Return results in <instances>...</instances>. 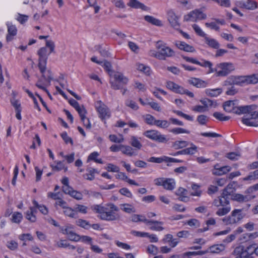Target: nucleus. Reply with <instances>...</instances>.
Listing matches in <instances>:
<instances>
[{
	"label": "nucleus",
	"instance_id": "nucleus-15",
	"mask_svg": "<svg viewBox=\"0 0 258 258\" xmlns=\"http://www.w3.org/2000/svg\"><path fill=\"white\" fill-rule=\"evenodd\" d=\"M39 69L42 74V78L45 82L43 84L46 86H49L50 85L51 81L53 80V75L51 71L50 70L46 71V65H45L44 68L42 69Z\"/></svg>",
	"mask_w": 258,
	"mask_h": 258
},
{
	"label": "nucleus",
	"instance_id": "nucleus-28",
	"mask_svg": "<svg viewBox=\"0 0 258 258\" xmlns=\"http://www.w3.org/2000/svg\"><path fill=\"white\" fill-rule=\"evenodd\" d=\"M144 19L145 21L152 25L157 26H162L163 25L162 22L160 20L157 19L153 16L148 15L145 16Z\"/></svg>",
	"mask_w": 258,
	"mask_h": 258
},
{
	"label": "nucleus",
	"instance_id": "nucleus-18",
	"mask_svg": "<svg viewBox=\"0 0 258 258\" xmlns=\"http://www.w3.org/2000/svg\"><path fill=\"white\" fill-rule=\"evenodd\" d=\"M125 147L121 148V152L129 156H135L137 155L139 150L140 149V146H124Z\"/></svg>",
	"mask_w": 258,
	"mask_h": 258
},
{
	"label": "nucleus",
	"instance_id": "nucleus-40",
	"mask_svg": "<svg viewBox=\"0 0 258 258\" xmlns=\"http://www.w3.org/2000/svg\"><path fill=\"white\" fill-rule=\"evenodd\" d=\"M88 208L87 207L83 205L79 204L76 205L74 207V210L77 214L78 213V212L84 214H86L88 212Z\"/></svg>",
	"mask_w": 258,
	"mask_h": 258
},
{
	"label": "nucleus",
	"instance_id": "nucleus-13",
	"mask_svg": "<svg viewBox=\"0 0 258 258\" xmlns=\"http://www.w3.org/2000/svg\"><path fill=\"white\" fill-rule=\"evenodd\" d=\"M149 161L154 163H160L162 162H166L167 163V166H170V163H179L181 162L182 161L180 160L176 159L173 158L168 157L167 156H163L161 157H152L150 158Z\"/></svg>",
	"mask_w": 258,
	"mask_h": 258
},
{
	"label": "nucleus",
	"instance_id": "nucleus-31",
	"mask_svg": "<svg viewBox=\"0 0 258 258\" xmlns=\"http://www.w3.org/2000/svg\"><path fill=\"white\" fill-rule=\"evenodd\" d=\"M222 92L221 88H217L214 89H206L205 93L208 96L215 97L219 96Z\"/></svg>",
	"mask_w": 258,
	"mask_h": 258
},
{
	"label": "nucleus",
	"instance_id": "nucleus-62",
	"mask_svg": "<svg viewBox=\"0 0 258 258\" xmlns=\"http://www.w3.org/2000/svg\"><path fill=\"white\" fill-rule=\"evenodd\" d=\"M109 139L111 141L117 143H120L123 141V138L121 136L117 137L114 135H110Z\"/></svg>",
	"mask_w": 258,
	"mask_h": 258
},
{
	"label": "nucleus",
	"instance_id": "nucleus-55",
	"mask_svg": "<svg viewBox=\"0 0 258 258\" xmlns=\"http://www.w3.org/2000/svg\"><path fill=\"white\" fill-rule=\"evenodd\" d=\"M158 248L153 244L149 245L147 247V252L153 255H156L158 253Z\"/></svg>",
	"mask_w": 258,
	"mask_h": 258
},
{
	"label": "nucleus",
	"instance_id": "nucleus-29",
	"mask_svg": "<svg viewBox=\"0 0 258 258\" xmlns=\"http://www.w3.org/2000/svg\"><path fill=\"white\" fill-rule=\"evenodd\" d=\"M118 173L116 175L117 179H121L122 180H126L130 184L139 186V184L136 182L134 180L128 178L127 176L123 172H118Z\"/></svg>",
	"mask_w": 258,
	"mask_h": 258
},
{
	"label": "nucleus",
	"instance_id": "nucleus-58",
	"mask_svg": "<svg viewBox=\"0 0 258 258\" xmlns=\"http://www.w3.org/2000/svg\"><path fill=\"white\" fill-rule=\"evenodd\" d=\"M208 120V117L205 115H200L197 117V121L200 124L205 125Z\"/></svg>",
	"mask_w": 258,
	"mask_h": 258
},
{
	"label": "nucleus",
	"instance_id": "nucleus-56",
	"mask_svg": "<svg viewBox=\"0 0 258 258\" xmlns=\"http://www.w3.org/2000/svg\"><path fill=\"white\" fill-rule=\"evenodd\" d=\"M71 192L70 196L74 199L78 200H81L83 199V195L80 192L73 189Z\"/></svg>",
	"mask_w": 258,
	"mask_h": 258
},
{
	"label": "nucleus",
	"instance_id": "nucleus-34",
	"mask_svg": "<svg viewBox=\"0 0 258 258\" xmlns=\"http://www.w3.org/2000/svg\"><path fill=\"white\" fill-rule=\"evenodd\" d=\"M235 190V188L233 187V184L229 183L227 186L224 188L222 191L223 195L224 196L226 195L231 196L232 197V195H234V192Z\"/></svg>",
	"mask_w": 258,
	"mask_h": 258
},
{
	"label": "nucleus",
	"instance_id": "nucleus-35",
	"mask_svg": "<svg viewBox=\"0 0 258 258\" xmlns=\"http://www.w3.org/2000/svg\"><path fill=\"white\" fill-rule=\"evenodd\" d=\"M63 214L70 218H77L78 216H77V213L75 212V211L74 209H72L70 207H67L63 210Z\"/></svg>",
	"mask_w": 258,
	"mask_h": 258
},
{
	"label": "nucleus",
	"instance_id": "nucleus-4",
	"mask_svg": "<svg viewBox=\"0 0 258 258\" xmlns=\"http://www.w3.org/2000/svg\"><path fill=\"white\" fill-rule=\"evenodd\" d=\"M252 247H254V245H250L246 248L243 245H239L235 248L232 254L235 258H249L252 254V252H250Z\"/></svg>",
	"mask_w": 258,
	"mask_h": 258
},
{
	"label": "nucleus",
	"instance_id": "nucleus-6",
	"mask_svg": "<svg viewBox=\"0 0 258 258\" xmlns=\"http://www.w3.org/2000/svg\"><path fill=\"white\" fill-rule=\"evenodd\" d=\"M206 18L207 15L203 13L200 9L193 10L184 16L185 21L197 22L198 20H205Z\"/></svg>",
	"mask_w": 258,
	"mask_h": 258
},
{
	"label": "nucleus",
	"instance_id": "nucleus-46",
	"mask_svg": "<svg viewBox=\"0 0 258 258\" xmlns=\"http://www.w3.org/2000/svg\"><path fill=\"white\" fill-rule=\"evenodd\" d=\"M23 216L20 212H15L12 215V221L14 223H19L22 219Z\"/></svg>",
	"mask_w": 258,
	"mask_h": 258
},
{
	"label": "nucleus",
	"instance_id": "nucleus-57",
	"mask_svg": "<svg viewBox=\"0 0 258 258\" xmlns=\"http://www.w3.org/2000/svg\"><path fill=\"white\" fill-rule=\"evenodd\" d=\"M170 132L173 134H183V133L188 134L189 133V132L188 131H187L184 128H180V127L173 128V129L170 130Z\"/></svg>",
	"mask_w": 258,
	"mask_h": 258
},
{
	"label": "nucleus",
	"instance_id": "nucleus-41",
	"mask_svg": "<svg viewBox=\"0 0 258 258\" xmlns=\"http://www.w3.org/2000/svg\"><path fill=\"white\" fill-rule=\"evenodd\" d=\"M256 8V2L251 0H247L246 1H245V4L244 5V8L248 10H253Z\"/></svg>",
	"mask_w": 258,
	"mask_h": 258
},
{
	"label": "nucleus",
	"instance_id": "nucleus-43",
	"mask_svg": "<svg viewBox=\"0 0 258 258\" xmlns=\"http://www.w3.org/2000/svg\"><path fill=\"white\" fill-rule=\"evenodd\" d=\"M103 67L108 73L110 76H112L113 73V70H112V65L111 63L107 60L103 61Z\"/></svg>",
	"mask_w": 258,
	"mask_h": 258
},
{
	"label": "nucleus",
	"instance_id": "nucleus-49",
	"mask_svg": "<svg viewBox=\"0 0 258 258\" xmlns=\"http://www.w3.org/2000/svg\"><path fill=\"white\" fill-rule=\"evenodd\" d=\"M68 239L70 240L77 242L80 240V236L72 230L68 235Z\"/></svg>",
	"mask_w": 258,
	"mask_h": 258
},
{
	"label": "nucleus",
	"instance_id": "nucleus-26",
	"mask_svg": "<svg viewBox=\"0 0 258 258\" xmlns=\"http://www.w3.org/2000/svg\"><path fill=\"white\" fill-rule=\"evenodd\" d=\"M225 246L223 244H214L210 246L208 248V252L211 253H219L221 251L224 250Z\"/></svg>",
	"mask_w": 258,
	"mask_h": 258
},
{
	"label": "nucleus",
	"instance_id": "nucleus-1",
	"mask_svg": "<svg viewBox=\"0 0 258 258\" xmlns=\"http://www.w3.org/2000/svg\"><path fill=\"white\" fill-rule=\"evenodd\" d=\"M108 206L110 208V211H107V209L100 205H93L91 206V209L100 215L98 217L103 220L114 221L119 219V216L113 212L119 210L117 207L113 204H109Z\"/></svg>",
	"mask_w": 258,
	"mask_h": 258
},
{
	"label": "nucleus",
	"instance_id": "nucleus-36",
	"mask_svg": "<svg viewBox=\"0 0 258 258\" xmlns=\"http://www.w3.org/2000/svg\"><path fill=\"white\" fill-rule=\"evenodd\" d=\"M127 5L132 8L135 9L140 8L142 9H144V8L145 7V6L143 4L140 3L137 0H130Z\"/></svg>",
	"mask_w": 258,
	"mask_h": 258
},
{
	"label": "nucleus",
	"instance_id": "nucleus-2",
	"mask_svg": "<svg viewBox=\"0 0 258 258\" xmlns=\"http://www.w3.org/2000/svg\"><path fill=\"white\" fill-rule=\"evenodd\" d=\"M54 42L51 40L46 41L45 47H41L37 52L39 56L38 67L39 69H42L46 65L49 55L54 52Z\"/></svg>",
	"mask_w": 258,
	"mask_h": 258
},
{
	"label": "nucleus",
	"instance_id": "nucleus-39",
	"mask_svg": "<svg viewBox=\"0 0 258 258\" xmlns=\"http://www.w3.org/2000/svg\"><path fill=\"white\" fill-rule=\"evenodd\" d=\"M34 211L35 210L32 207H30V210L26 212V219L32 222H34L36 220V216L34 215Z\"/></svg>",
	"mask_w": 258,
	"mask_h": 258
},
{
	"label": "nucleus",
	"instance_id": "nucleus-42",
	"mask_svg": "<svg viewBox=\"0 0 258 258\" xmlns=\"http://www.w3.org/2000/svg\"><path fill=\"white\" fill-rule=\"evenodd\" d=\"M123 208L121 210L127 213H135L136 212L135 209L131 205L128 204H123L120 205Z\"/></svg>",
	"mask_w": 258,
	"mask_h": 258
},
{
	"label": "nucleus",
	"instance_id": "nucleus-10",
	"mask_svg": "<svg viewBox=\"0 0 258 258\" xmlns=\"http://www.w3.org/2000/svg\"><path fill=\"white\" fill-rule=\"evenodd\" d=\"M218 70L217 72V77H225L230 74L234 70V67L232 63L222 62L217 65Z\"/></svg>",
	"mask_w": 258,
	"mask_h": 258
},
{
	"label": "nucleus",
	"instance_id": "nucleus-37",
	"mask_svg": "<svg viewBox=\"0 0 258 258\" xmlns=\"http://www.w3.org/2000/svg\"><path fill=\"white\" fill-rule=\"evenodd\" d=\"M240 153L238 151L227 153L225 155L226 158L231 160H237L240 157Z\"/></svg>",
	"mask_w": 258,
	"mask_h": 258
},
{
	"label": "nucleus",
	"instance_id": "nucleus-22",
	"mask_svg": "<svg viewBox=\"0 0 258 258\" xmlns=\"http://www.w3.org/2000/svg\"><path fill=\"white\" fill-rule=\"evenodd\" d=\"M188 82L197 88H205L207 85L205 81L196 78H190L188 80Z\"/></svg>",
	"mask_w": 258,
	"mask_h": 258
},
{
	"label": "nucleus",
	"instance_id": "nucleus-54",
	"mask_svg": "<svg viewBox=\"0 0 258 258\" xmlns=\"http://www.w3.org/2000/svg\"><path fill=\"white\" fill-rule=\"evenodd\" d=\"M106 169L108 171L113 172H119L120 170L119 167L111 163L107 164Z\"/></svg>",
	"mask_w": 258,
	"mask_h": 258
},
{
	"label": "nucleus",
	"instance_id": "nucleus-11",
	"mask_svg": "<svg viewBox=\"0 0 258 258\" xmlns=\"http://www.w3.org/2000/svg\"><path fill=\"white\" fill-rule=\"evenodd\" d=\"M242 209L234 210L230 216L227 218V222L229 224H235L241 220L245 216L242 213Z\"/></svg>",
	"mask_w": 258,
	"mask_h": 258
},
{
	"label": "nucleus",
	"instance_id": "nucleus-19",
	"mask_svg": "<svg viewBox=\"0 0 258 258\" xmlns=\"http://www.w3.org/2000/svg\"><path fill=\"white\" fill-rule=\"evenodd\" d=\"M76 110L78 112L82 121L83 122L84 125L86 126L87 128H91V123L90 122L89 119H87V124L86 125L85 123V119H86V114H87V110L85 108L83 105L81 106H79Z\"/></svg>",
	"mask_w": 258,
	"mask_h": 258
},
{
	"label": "nucleus",
	"instance_id": "nucleus-30",
	"mask_svg": "<svg viewBox=\"0 0 258 258\" xmlns=\"http://www.w3.org/2000/svg\"><path fill=\"white\" fill-rule=\"evenodd\" d=\"M175 181L172 178H166L163 184L164 188L167 190H171L175 187Z\"/></svg>",
	"mask_w": 258,
	"mask_h": 258
},
{
	"label": "nucleus",
	"instance_id": "nucleus-38",
	"mask_svg": "<svg viewBox=\"0 0 258 258\" xmlns=\"http://www.w3.org/2000/svg\"><path fill=\"white\" fill-rule=\"evenodd\" d=\"M76 224L85 229H88L91 227V224L89 222L85 220L79 219L76 222Z\"/></svg>",
	"mask_w": 258,
	"mask_h": 258
},
{
	"label": "nucleus",
	"instance_id": "nucleus-44",
	"mask_svg": "<svg viewBox=\"0 0 258 258\" xmlns=\"http://www.w3.org/2000/svg\"><path fill=\"white\" fill-rule=\"evenodd\" d=\"M213 116L220 121H226L230 118V116H224V115L223 113L219 112H214L213 113Z\"/></svg>",
	"mask_w": 258,
	"mask_h": 258
},
{
	"label": "nucleus",
	"instance_id": "nucleus-61",
	"mask_svg": "<svg viewBox=\"0 0 258 258\" xmlns=\"http://www.w3.org/2000/svg\"><path fill=\"white\" fill-rule=\"evenodd\" d=\"M138 70L143 71L147 75H149L150 68L148 67H146L143 64H138L137 65Z\"/></svg>",
	"mask_w": 258,
	"mask_h": 258
},
{
	"label": "nucleus",
	"instance_id": "nucleus-23",
	"mask_svg": "<svg viewBox=\"0 0 258 258\" xmlns=\"http://www.w3.org/2000/svg\"><path fill=\"white\" fill-rule=\"evenodd\" d=\"M197 148L196 146H192L190 148L176 152L172 155L173 156H176L178 155H193L197 151Z\"/></svg>",
	"mask_w": 258,
	"mask_h": 258
},
{
	"label": "nucleus",
	"instance_id": "nucleus-47",
	"mask_svg": "<svg viewBox=\"0 0 258 258\" xmlns=\"http://www.w3.org/2000/svg\"><path fill=\"white\" fill-rule=\"evenodd\" d=\"M231 210L230 207H226L222 208H220L216 212V214L219 216H224L228 213Z\"/></svg>",
	"mask_w": 258,
	"mask_h": 258
},
{
	"label": "nucleus",
	"instance_id": "nucleus-25",
	"mask_svg": "<svg viewBox=\"0 0 258 258\" xmlns=\"http://www.w3.org/2000/svg\"><path fill=\"white\" fill-rule=\"evenodd\" d=\"M252 105H246L237 107L235 113L237 114H247L252 110Z\"/></svg>",
	"mask_w": 258,
	"mask_h": 258
},
{
	"label": "nucleus",
	"instance_id": "nucleus-27",
	"mask_svg": "<svg viewBox=\"0 0 258 258\" xmlns=\"http://www.w3.org/2000/svg\"><path fill=\"white\" fill-rule=\"evenodd\" d=\"M8 34L7 35L6 39L7 41H10L13 39V36L17 34V30L14 25H8Z\"/></svg>",
	"mask_w": 258,
	"mask_h": 258
},
{
	"label": "nucleus",
	"instance_id": "nucleus-21",
	"mask_svg": "<svg viewBox=\"0 0 258 258\" xmlns=\"http://www.w3.org/2000/svg\"><path fill=\"white\" fill-rule=\"evenodd\" d=\"M228 83L230 85H241L246 82V79L242 76H230L228 78Z\"/></svg>",
	"mask_w": 258,
	"mask_h": 258
},
{
	"label": "nucleus",
	"instance_id": "nucleus-20",
	"mask_svg": "<svg viewBox=\"0 0 258 258\" xmlns=\"http://www.w3.org/2000/svg\"><path fill=\"white\" fill-rule=\"evenodd\" d=\"M175 45L179 49L186 52H194L196 51L192 46L189 45L184 42L177 41L175 42Z\"/></svg>",
	"mask_w": 258,
	"mask_h": 258
},
{
	"label": "nucleus",
	"instance_id": "nucleus-8",
	"mask_svg": "<svg viewBox=\"0 0 258 258\" xmlns=\"http://www.w3.org/2000/svg\"><path fill=\"white\" fill-rule=\"evenodd\" d=\"M95 108L102 120H105L110 116V111L108 107L101 101H98L95 104Z\"/></svg>",
	"mask_w": 258,
	"mask_h": 258
},
{
	"label": "nucleus",
	"instance_id": "nucleus-3",
	"mask_svg": "<svg viewBox=\"0 0 258 258\" xmlns=\"http://www.w3.org/2000/svg\"><path fill=\"white\" fill-rule=\"evenodd\" d=\"M113 78L114 80H110L109 83L111 88L114 90L122 89L123 87L128 82V79L121 73L115 74Z\"/></svg>",
	"mask_w": 258,
	"mask_h": 258
},
{
	"label": "nucleus",
	"instance_id": "nucleus-64",
	"mask_svg": "<svg viewBox=\"0 0 258 258\" xmlns=\"http://www.w3.org/2000/svg\"><path fill=\"white\" fill-rule=\"evenodd\" d=\"M112 2L117 8L120 9H124L125 8V4L122 0H112Z\"/></svg>",
	"mask_w": 258,
	"mask_h": 258
},
{
	"label": "nucleus",
	"instance_id": "nucleus-14",
	"mask_svg": "<svg viewBox=\"0 0 258 258\" xmlns=\"http://www.w3.org/2000/svg\"><path fill=\"white\" fill-rule=\"evenodd\" d=\"M131 218V220L134 222H143L146 223L147 225H150L152 224H163L162 222L154 220H149L145 218V216L141 215L134 214L132 216Z\"/></svg>",
	"mask_w": 258,
	"mask_h": 258
},
{
	"label": "nucleus",
	"instance_id": "nucleus-51",
	"mask_svg": "<svg viewBox=\"0 0 258 258\" xmlns=\"http://www.w3.org/2000/svg\"><path fill=\"white\" fill-rule=\"evenodd\" d=\"M154 124L162 128L167 127L169 125L168 122L165 120H156L155 122H154Z\"/></svg>",
	"mask_w": 258,
	"mask_h": 258
},
{
	"label": "nucleus",
	"instance_id": "nucleus-60",
	"mask_svg": "<svg viewBox=\"0 0 258 258\" xmlns=\"http://www.w3.org/2000/svg\"><path fill=\"white\" fill-rule=\"evenodd\" d=\"M145 119L146 122L150 125L154 124V122L156 121L155 117L150 114H146L145 117Z\"/></svg>",
	"mask_w": 258,
	"mask_h": 258
},
{
	"label": "nucleus",
	"instance_id": "nucleus-7",
	"mask_svg": "<svg viewBox=\"0 0 258 258\" xmlns=\"http://www.w3.org/2000/svg\"><path fill=\"white\" fill-rule=\"evenodd\" d=\"M143 135L152 140L161 143L166 144L168 141V139L165 136L161 135L155 130L147 131L144 133Z\"/></svg>",
	"mask_w": 258,
	"mask_h": 258
},
{
	"label": "nucleus",
	"instance_id": "nucleus-45",
	"mask_svg": "<svg viewBox=\"0 0 258 258\" xmlns=\"http://www.w3.org/2000/svg\"><path fill=\"white\" fill-rule=\"evenodd\" d=\"M229 196L228 195L224 196L223 193H222L221 196L218 197L220 199V203H221V206H224L229 204Z\"/></svg>",
	"mask_w": 258,
	"mask_h": 258
},
{
	"label": "nucleus",
	"instance_id": "nucleus-12",
	"mask_svg": "<svg viewBox=\"0 0 258 258\" xmlns=\"http://www.w3.org/2000/svg\"><path fill=\"white\" fill-rule=\"evenodd\" d=\"M179 19V17L176 15L173 10H170L167 12V20L171 27L176 30H178L180 27Z\"/></svg>",
	"mask_w": 258,
	"mask_h": 258
},
{
	"label": "nucleus",
	"instance_id": "nucleus-33",
	"mask_svg": "<svg viewBox=\"0 0 258 258\" xmlns=\"http://www.w3.org/2000/svg\"><path fill=\"white\" fill-rule=\"evenodd\" d=\"M174 92H175L176 93L181 94H185L191 98L194 97V94L193 93L189 91L187 89L183 88L182 87H181L178 85L176 87V88Z\"/></svg>",
	"mask_w": 258,
	"mask_h": 258
},
{
	"label": "nucleus",
	"instance_id": "nucleus-63",
	"mask_svg": "<svg viewBox=\"0 0 258 258\" xmlns=\"http://www.w3.org/2000/svg\"><path fill=\"white\" fill-rule=\"evenodd\" d=\"M200 102L204 105L205 107H207L208 106H212L214 105V101L206 98L203 100H200Z\"/></svg>",
	"mask_w": 258,
	"mask_h": 258
},
{
	"label": "nucleus",
	"instance_id": "nucleus-53",
	"mask_svg": "<svg viewBox=\"0 0 258 258\" xmlns=\"http://www.w3.org/2000/svg\"><path fill=\"white\" fill-rule=\"evenodd\" d=\"M208 252V251H189L183 254V257L190 255H203Z\"/></svg>",
	"mask_w": 258,
	"mask_h": 258
},
{
	"label": "nucleus",
	"instance_id": "nucleus-59",
	"mask_svg": "<svg viewBox=\"0 0 258 258\" xmlns=\"http://www.w3.org/2000/svg\"><path fill=\"white\" fill-rule=\"evenodd\" d=\"M119 192L122 195L126 196L127 198H132V194L131 192L127 188H122L119 189Z\"/></svg>",
	"mask_w": 258,
	"mask_h": 258
},
{
	"label": "nucleus",
	"instance_id": "nucleus-52",
	"mask_svg": "<svg viewBox=\"0 0 258 258\" xmlns=\"http://www.w3.org/2000/svg\"><path fill=\"white\" fill-rule=\"evenodd\" d=\"M125 105L134 110H137L139 108L137 104L135 101L131 100H126Z\"/></svg>",
	"mask_w": 258,
	"mask_h": 258
},
{
	"label": "nucleus",
	"instance_id": "nucleus-32",
	"mask_svg": "<svg viewBox=\"0 0 258 258\" xmlns=\"http://www.w3.org/2000/svg\"><path fill=\"white\" fill-rule=\"evenodd\" d=\"M205 40L206 43L210 47L214 49H218L219 47V43L216 40L213 38H210L207 36L205 37Z\"/></svg>",
	"mask_w": 258,
	"mask_h": 258
},
{
	"label": "nucleus",
	"instance_id": "nucleus-17",
	"mask_svg": "<svg viewBox=\"0 0 258 258\" xmlns=\"http://www.w3.org/2000/svg\"><path fill=\"white\" fill-rule=\"evenodd\" d=\"M255 198V195H243L240 194H234L232 195L231 200L239 203H243L251 201Z\"/></svg>",
	"mask_w": 258,
	"mask_h": 258
},
{
	"label": "nucleus",
	"instance_id": "nucleus-9",
	"mask_svg": "<svg viewBox=\"0 0 258 258\" xmlns=\"http://www.w3.org/2000/svg\"><path fill=\"white\" fill-rule=\"evenodd\" d=\"M243 123L248 126H256L258 125V112L252 110L246 114L242 119Z\"/></svg>",
	"mask_w": 258,
	"mask_h": 258
},
{
	"label": "nucleus",
	"instance_id": "nucleus-50",
	"mask_svg": "<svg viewBox=\"0 0 258 258\" xmlns=\"http://www.w3.org/2000/svg\"><path fill=\"white\" fill-rule=\"evenodd\" d=\"M192 28L195 30V32L198 35L205 38L206 37V34L202 31V30L200 28V27L197 24H194L192 26Z\"/></svg>",
	"mask_w": 258,
	"mask_h": 258
},
{
	"label": "nucleus",
	"instance_id": "nucleus-16",
	"mask_svg": "<svg viewBox=\"0 0 258 258\" xmlns=\"http://www.w3.org/2000/svg\"><path fill=\"white\" fill-rule=\"evenodd\" d=\"M231 168L229 166H220L219 164H216L214 165V168L212 170V174L214 175L221 176L229 172Z\"/></svg>",
	"mask_w": 258,
	"mask_h": 258
},
{
	"label": "nucleus",
	"instance_id": "nucleus-5",
	"mask_svg": "<svg viewBox=\"0 0 258 258\" xmlns=\"http://www.w3.org/2000/svg\"><path fill=\"white\" fill-rule=\"evenodd\" d=\"M156 48L159 50V54L157 56V58L159 59L165 60L166 57L174 55V51L170 47L161 44L160 41L157 42Z\"/></svg>",
	"mask_w": 258,
	"mask_h": 258
},
{
	"label": "nucleus",
	"instance_id": "nucleus-48",
	"mask_svg": "<svg viewBox=\"0 0 258 258\" xmlns=\"http://www.w3.org/2000/svg\"><path fill=\"white\" fill-rule=\"evenodd\" d=\"M199 186L196 184H193L191 186L192 189L194 191L191 192L190 195L193 196L200 197L201 195V191L199 190Z\"/></svg>",
	"mask_w": 258,
	"mask_h": 258
},
{
	"label": "nucleus",
	"instance_id": "nucleus-24",
	"mask_svg": "<svg viewBox=\"0 0 258 258\" xmlns=\"http://www.w3.org/2000/svg\"><path fill=\"white\" fill-rule=\"evenodd\" d=\"M236 108H237V107L235 106V104L234 102V101H227L225 102L223 104V109L226 112H233V113H235Z\"/></svg>",
	"mask_w": 258,
	"mask_h": 258
}]
</instances>
